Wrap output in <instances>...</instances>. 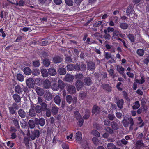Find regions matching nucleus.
<instances>
[{
	"mask_svg": "<svg viewBox=\"0 0 149 149\" xmlns=\"http://www.w3.org/2000/svg\"><path fill=\"white\" fill-rule=\"evenodd\" d=\"M52 111L54 115L56 114L58 112V109L57 107H53L52 109Z\"/></svg>",
	"mask_w": 149,
	"mask_h": 149,
	"instance_id": "49530a36",
	"label": "nucleus"
},
{
	"mask_svg": "<svg viewBox=\"0 0 149 149\" xmlns=\"http://www.w3.org/2000/svg\"><path fill=\"white\" fill-rule=\"evenodd\" d=\"M123 100H121L118 101L117 102L118 106L120 108H122L123 107Z\"/></svg>",
	"mask_w": 149,
	"mask_h": 149,
	"instance_id": "72a5a7b5",
	"label": "nucleus"
},
{
	"mask_svg": "<svg viewBox=\"0 0 149 149\" xmlns=\"http://www.w3.org/2000/svg\"><path fill=\"white\" fill-rule=\"evenodd\" d=\"M117 70L118 71L120 74L123 73L124 70V68L119 65L117 66Z\"/></svg>",
	"mask_w": 149,
	"mask_h": 149,
	"instance_id": "58836bf2",
	"label": "nucleus"
},
{
	"mask_svg": "<svg viewBox=\"0 0 149 149\" xmlns=\"http://www.w3.org/2000/svg\"><path fill=\"white\" fill-rule=\"evenodd\" d=\"M111 125L112 127L115 130H117L118 128V125L116 123L114 122L112 123Z\"/></svg>",
	"mask_w": 149,
	"mask_h": 149,
	"instance_id": "bf43d9fd",
	"label": "nucleus"
},
{
	"mask_svg": "<svg viewBox=\"0 0 149 149\" xmlns=\"http://www.w3.org/2000/svg\"><path fill=\"white\" fill-rule=\"evenodd\" d=\"M35 122L36 123H39L41 126H43L45 124V119L43 118H41L39 120L36 118L35 119Z\"/></svg>",
	"mask_w": 149,
	"mask_h": 149,
	"instance_id": "9d476101",
	"label": "nucleus"
},
{
	"mask_svg": "<svg viewBox=\"0 0 149 149\" xmlns=\"http://www.w3.org/2000/svg\"><path fill=\"white\" fill-rule=\"evenodd\" d=\"M15 144L14 143H11V141H8L7 143V145L8 146L10 147L11 148L13 147L14 145Z\"/></svg>",
	"mask_w": 149,
	"mask_h": 149,
	"instance_id": "4d7b16f0",
	"label": "nucleus"
},
{
	"mask_svg": "<svg viewBox=\"0 0 149 149\" xmlns=\"http://www.w3.org/2000/svg\"><path fill=\"white\" fill-rule=\"evenodd\" d=\"M13 98L15 101L17 103L20 101L21 98L20 96L17 94H15L13 95Z\"/></svg>",
	"mask_w": 149,
	"mask_h": 149,
	"instance_id": "a211bd4d",
	"label": "nucleus"
},
{
	"mask_svg": "<svg viewBox=\"0 0 149 149\" xmlns=\"http://www.w3.org/2000/svg\"><path fill=\"white\" fill-rule=\"evenodd\" d=\"M30 131H28L27 133V136L28 137L25 136L23 139V143H24L26 146H29V141L30 140L29 137L30 135Z\"/></svg>",
	"mask_w": 149,
	"mask_h": 149,
	"instance_id": "7ed1b4c3",
	"label": "nucleus"
},
{
	"mask_svg": "<svg viewBox=\"0 0 149 149\" xmlns=\"http://www.w3.org/2000/svg\"><path fill=\"white\" fill-rule=\"evenodd\" d=\"M137 54L140 56H143L144 54V51L143 49H139L137 51Z\"/></svg>",
	"mask_w": 149,
	"mask_h": 149,
	"instance_id": "4c0bfd02",
	"label": "nucleus"
},
{
	"mask_svg": "<svg viewBox=\"0 0 149 149\" xmlns=\"http://www.w3.org/2000/svg\"><path fill=\"white\" fill-rule=\"evenodd\" d=\"M42 109L41 107L40 106H36V110L38 113H40L41 112Z\"/></svg>",
	"mask_w": 149,
	"mask_h": 149,
	"instance_id": "3c124183",
	"label": "nucleus"
},
{
	"mask_svg": "<svg viewBox=\"0 0 149 149\" xmlns=\"http://www.w3.org/2000/svg\"><path fill=\"white\" fill-rule=\"evenodd\" d=\"M140 105L139 102L138 101H136L134 105L132 106L133 108L134 109H138Z\"/></svg>",
	"mask_w": 149,
	"mask_h": 149,
	"instance_id": "e433bc0d",
	"label": "nucleus"
},
{
	"mask_svg": "<svg viewBox=\"0 0 149 149\" xmlns=\"http://www.w3.org/2000/svg\"><path fill=\"white\" fill-rule=\"evenodd\" d=\"M123 124L125 127H128L130 124V125L129 127V129L130 130H131L132 129V127L134 124L133 119L131 117L127 118L125 116L124 117V119L123 120Z\"/></svg>",
	"mask_w": 149,
	"mask_h": 149,
	"instance_id": "f257e3e1",
	"label": "nucleus"
},
{
	"mask_svg": "<svg viewBox=\"0 0 149 149\" xmlns=\"http://www.w3.org/2000/svg\"><path fill=\"white\" fill-rule=\"evenodd\" d=\"M54 101L55 103L57 104H59L61 102V99L60 97L57 95L54 98Z\"/></svg>",
	"mask_w": 149,
	"mask_h": 149,
	"instance_id": "c85d7f7f",
	"label": "nucleus"
},
{
	"mask_svg": "<svg viewBox=\"0 0 149 149\" xmlns=\"http://www.w3.org/2000/svg\"><path fill=\"white\" fill-rule=\"evenodd\" d=\"M75 85L78 90L80 89L82 87L83 84V83L80 81H77Z\"/></svg>",
	"mask_w": 149,
	"mask_h": 149,
	"instance_id": "2eb2a0df",
	"label": "nucleus"
},
{
	"mask_svg": "<svg viewBox=\"0 0 149 149\" xmlns=\"http://www.w3.org/2000/svg\"><path fill=\"white\" fill-rule=\"evenodd\" d=\"M136 83H138L141 84L144 82L145 78L143 76L141 77V79L138 80L136 79L135 81Z\"/></svg>",
	"mask_w": 149,
	"mask_h": 149,
	"instance_id": "7c9ffc66",
	"label": "nucleus"
},
{
	"mask_svg": "<svg viewBox=\"0 0 149 149\" xmlns=\"http://www.w3.org/2000/svg\"><path fill=\"white\" fill-rule=\"evenodd\" d=\"M113 55H112L110 53L108 52H105V58L107 59H112L113 58Z\"/></svg>",
	"mask_w": 149,
	"mask_h": 149,
	"instance_id": "5701e85b",
	"label": "nucleus"
},
{
	"mask_svg": "<svg viewBox=\"0 0 149 149\" xmlns=\"http://www.w3.org/2000/svg\"><path fill=\"white\" fill-rule=\"evenodd\" d=\"M67 91L70 93H74L75 92V89L74 86H68Z\"/></svg>",
	"mask_w": 149,
	"mask_h": 149,
	"instance_id": "f3484780",
	"label": "nucleus"
},
{
	"mask_svg": "<svg viewBox=\"0 0 149 149\" xmlns=\"http://www.w3.org/2000/svg\"><path fill=\"white\" fill-rule=\"evenodd\" d=\"M100 112V108L97 106H94L93 107L92 109V113L96 115L98 113Z\"/></svg>",
	"mask_w": 149,
	"mask_h": 149,
	"instance_id": "f8f14e48",
	"label": "nucleus"
},
{
	"mask_svg": "<svg viewBox=\"0 0 149 149\" xmlns=\"http://www.w3.org/2000/svg\"><path fill=\"white\" fill-rule=\"evenodd\" d=\"M18 113L19 116L22 118H24L26 116L25 112L22 109L19 110Z\"/></svg>",
	"mask_w": 149,
	"mask_h": 149,
	"instance_id": "412c9836",
	"label": "nucleus"
},
{
	"mask_svg": "<svg viewBox=\"0 0 149 149\" xmlns=\"http://www.w3.org/2000/svg\"><path fill=\"white\" fill-rule=\"evenodd\" d=\"M9 109L10 112L11 114H13L15 113V111L13 107H10Z\"/></svg>",
	"mask_w": 149,
	"mask_h": 149,
	"instance_id": "052dcab7",
	"label": "nucleus"
},
{
	"mask_svg": "<svg viewBox=\"0 0 149 149\" xmlns=\"http://www.w3.org/2000/svg\"><path fill=\"white\" fill-rule=\"evenodd\" d=\"M41 105V108L43 111H45L47 109V105L45 103H42Z\"/></svg>",
	"mask_w": 149,
	"mask_h": 149,
	"instance_id": "de8ad7c7",
	"label": "nucleus"
},
{
	"mask_svg": "<svg viewBox=\"0 0 149 149\" xmlns=\"http://www.w3.org/2000/svg\"><path fill=\"white\" fill-rule=\"evenodd\" d=\"M58 72L61 75H64L66 73V70L64 68H60L58 70Z\"/></svg>",
	"mask_w": 149,
	"mask_h": 149,
	"instance_id": "393cba45",
	"label": "nucleus"
},
{
	"mask_svg": "<svg viewBox=\"0 0 149 149\" xmlns=\"http://www.w3.org/2000/svg\"><path fill=\"white\" fill-rule=\"evenodd\" d=\"M134 12L133 8L132 6L129 7L127 10V15L130 17L132 15H134Z\"/></svg>",
	"mask_w": 149,
	"mask_h": 149,
	"instance_id": "9b49d317",
	"label": "nucleus"
},
{
	"mask_svg": "<svg viewBox=\"0 0 149 149\" xmlns=\"http://www.w3.org/2000/svg\"><path fill=\"white\" fill-rule=\"evenodd\" d=\"M104 88L108 91H110L111 90L110 87L108 84H106L105 86H104Z\"/></svg>",
	"mask_w": 149,
	"mask_h": 149,
	"instance_id": "69168bd1",
	"label": "nucleus"
},
{
	"mask_svg": "<svg viewBox=\"0 0 149 149\" xmlns=\"http://www.w3.org/2000/svg\"><path fill=\"white\" fill-rule=\"evenodd\" d=\"M119 35V32L118 31H115L113 33V39H117Z\"/></svg>",
	"mask_w": 149,
	"mask_h": 149,
	"instance_id": "f704fd0d",
	"label": "nucleus"
},
{
	"mask_svg": "<svg viewBox=\"0 0 149 149\" xmlns=\"http://www.w3.org/2000/svg\"><path fill=\"white\" fill-rule=\"evenodd\" d=\"M91 133L93 134L94 135L97 137H100V135L98 131H92Z\"/></svg>",
	"mask_w": 149,
	"mask_h": 149,
	"instance_id": "09e8293b",
	"label": "nucleus"
},
{
	"mask_svg": "<svg viewBox=\"0 0 149 149\" xmlns=\"http://www.w3.org/2000/svg\"><path fill=\"white\" fill-rule=\"evenodd\" d=\"M83 77V75L81 74H77L76 75V78L77 79H81Z\"/></svg>",
	"mask_w": 149,
	"mask_h": 149,
	"instance_id": "13d9d810",
	"label": "nucleus"
},
{
	"mask_svg": "<svg viewBox=\"0 0 149 149\" xmlns=\"http://www.w3.org/2000/svg\"><path fill=\"white\" fill-rule=\"evenodd\" d=\"M114 117V115L113 114H109L108 115V118L111 120H113Z\"/></svg>",
	"mask_w": 149,
	"mask_h": 149,
	"instance_id": "0e129e2a",
	"label": "nucleus"
},
{
	"mask_svg": "<svg viewBox=\"0 0 149 149\" xmlns=\"http://www.w3.org/2000/svg\"><path fill=\"white\" fill-rule=\"evenodd\" d=\"M92 141L93 143L95 145H97L99 143V140L97 138L95 137L93 138Z\"/></svg>",
	"mask_w": 149,
	"mask_h": 149,
	"instance_id": "a18cd8bd",
	"label": "nucleus"
},
{
	"mask_svg": "<svg viewBox=\"0 0 149 149\" xmlns=\"http://www.w3.org/2000/svg\"><path fill=\"white\" fill-rule=\"evenodd\" d=\"M13 123L15 125L16 128H18L19 127V125L18 121L16 119L14 118H13L12 119Z\"/></svg>",
	"mask_w": 149,
	"mask_h": 149,
	"instance_id": "c756f323",
	"label": "nucleus"
},
{
	"mask_svg": "<svg viewBox=\"0 0 149 149\" xmlns=\"http://www.w3.org/2000/svg\"><path fill=\"white\" fill-rule=\"evenodd\" d=\"M76 140L80 141L82 139V134L81 132L78 131L76 134Z\"/></svg>",
	"mask_w": 149,
	"mask_h": 149,
	"instance_id": "6e6552de",
	"label": "nucleus"
},
{
	"mask_svg": "<svg viewBox=\"0 0 149 149\" xmlns=\"http://www.w3.org/2000/svg\"><path fill=\"white\" fill-rule=\"evenodd\" d=\"M102 21H100L97 22L93 24V26L95 27L100 26L102 23Z\"/></svg>",
	"mask_w": 149,
	"mask_h": 149,
	"instance_id": "6e6d98bb",
	"label": "nucleus"
},
{
	"mask_svg": "<svg viewBox=\"0 0 149 149\" xmlns=\"http://www.w3.org/2000/svg\"><path fill=\"white\" fill-rule=\"evenodd\" d=\"M24 4V2L23 1H19V3H17V2L16 3V5H19L20 6H23Z\"/></svg>",
	"mask_w": 149,
	"mask_h": 149,
	"instance_id": "338daca9",
	"label": "nucleus"
},
{
	"mask_svg": "<svg viewBox=\"0 0 149 149\" xmlns=\"http://www.w3.org/2000/svg\"><path fill=\"white\" fill-rule=\"evenodd\" d=\"M42 74L44 77H47L48 75V72L46 69H42L41 70Z\"/></svg>",
	"mask_w": 149,
	"mask_h": 149,
	"instance_id": "4be33fe9",
	"label": "nucleus"
},
{
	"mask_svg": "<svg viewBox=\"0 0 149 149\" xmlns=\"http://www.w3.org/2000/svg\"><path fill=\"white\" fill-rule=\"evenodd\" d=\"M36 91L37 94L40 96L42 95L44 93L43 89L39 87H37L36 89Z\"/></svg>",
	"mask_w": 149,
	"mask_h": 149,
	"instance_id": "ddd939ff",
	"label": "nucleus"
},
{
	"mask_svg": "<svg viewBox=\"0 0 149 149\" xmlns=\"http://www.w3.org/2000/svg\"><path fill=\"white\" fill-rule=\"evenodd\" d=\"M46 110L47 111L46 115L47 117H49L51 116V112L50 111V110L49 109H48Z\"/></svg>",
	"mask_w": 149,
	"mask_h": 149,
	"instance_id": "e2e57ef3",
	"label": "nucleus"
},
{
	"mask_svg": "<svg viewBox=\"0 0 149 149\" xmlns=\"http://www.w3.org/2000/svg\"><path fill=\"white\" fill-rule=\"evenodd\" d=\"M29 126L31 129L35 127L34 123L32 120H30L29 122Z\"/></svg>",
	"mask_w": 149,
	"mask_h": 149,
	"instance_id": "79ce46f5",
	"label": "nucleus"
},
{
	"mask_svg": "<svg viewBox=\"0 0 149 149\" xmlns=\"http://www.w3.org/2000/svg\"><path fill=\"white\" fill-rule=\"evenodd\" d=\"M33 65L35 67H38L40 65V63L38 61H36L33 62Z\"/></svg>",
	"mask_w": 149,
	"mask_h": 149,
	"instance_id": "5fc2aeb1",
	"label": "nucleus"
},
{
	"mask_svg": "<svg viewBox=\"0 0 149 149\" xmlns=\"http://www.w3.org/2000/svg\"><path fill=\"white\" fill-rule=\"evenodd\" d=\"M17 79L20 81L22 82L24 80V77L21 74H18L17 75Z\"/></svg>",
	"mask_w": 149,
	"mask_h": 149,
	"instance_id": "2f4dec72",
	"label": "nucleus"
},
{
	"mask_svg": "<svg viewBox=\"0 0 149 149\" xmlns=\"http://www.w3.org/2000/svg\"><path fill=\"white\" fill-rule=\"evenodd\" d=\"M24 74L26 75H30L32 72L31 70L28 67H26L24 68Z\"/></svg>",
	"mask_w": 149,
	"mask_h": 149,
	"instance_id": "6ab92c4d",
	"label": "nucleus"
},
{
	"mask_svg": "<svg viewBox=\"0 0 149 149\" xmlns=\"http://www.w3.org/2000/svg\"><path fill=\"white\" fill-rule=\"evenodd\" d=\"M49 74L51 76H53L55 75L56 74V72L54 68H50L48 70Z\"/></svg>",
	"mask_w": 149,
	"mask_h": 149,
	"instance_id": "dca6fc26",
	"label": "nucleus"
},
{
	"mask_svg": "<svg viewBox=\"0 0 149 149\" xmlns=\"http://www.w3.org/2000/svg\"><path fill=\"white\" fill-rule=\"evenodd\" d=\"M66 100L70 104L72 100V97L71 96L68 95L66 96Z\"/></svg>",
	"mask_w": 149,
	"mask_h": 149,
	"instance_id": "8fccbe9b",
	"label": "nucleus"
},
{
	"mask_svg": "<svg viewBox=\"0 0 149 149\" xmlns=\"http://www.w3.org/2000/svg\"><path fill=\"white\" fill-rule=\"evenodd\" d=\"M82 146L84 149H89L87 143H86L82 144Z\"/></svg>",
	"mask_w": 149,
	"mask_h": 149,
	"instance_id": "680f3d73",
	"label": "nucleus"
},
{
	"mask_svg": "<svg viewBox=\"0 0 149 149\" xmlns=\"http://www.w3.org/2000/svg\"><path fill=\"white\" fill-rule=\"evenodd\" d=\"M59 86V88H60L62 89L64 87V85L63 82L61 80H59L58 81V86Z\"/></svg>",
	"mask_w": 149,
	"mask_h": 149,
	"instance_id": "c03bdc74",
	"label": "nucleus"
},
{
	"mask_svg": "<svg viewBox=\"0 0 149 149\" xmlns=\"http://www.w3.org/2000/svg\"><path fill=\"white\" fill-rule=\"evenodd\" d=\"M84 81L85 84L87 86H89L91 84V81L89 78L85 79Z\"/></svg>",
	"mask_w": 149,
	"mask_h": 149,
	"instance_id": "bb28decb",
	"label": "nucleus"
},
{
	"mask_svg": "<svg viewBox=\"0 0 149 149\" xmlns=\"http://www.w3.org/2000/svg\"><path fill=\"white\" fill-rule=\"evenodd\" d=\"M51 88L54 91H57L59 89V86L56 84H52L51 86Z\"/></svg>",
	"mask_w": 149,
	"mask_h": 149,
	"instance_id": "37998d69",
	"label": "nucleus"
},
{
	"mask_svg": "<svg viewBox=\"0 0 149 149\" xmlns=\"http://www.w3.org/2000/svg\"><path fill=\"white\" fill-rule=\"evenodd\" d=\"M40 70L38 69H34L32 71V74L35 76H38L40 74Z\"/></svg>",
	"mask_w": 149,
	"mask_h": 149,
	"instance_id": "cd10ccee",
	"label": "nucleus"
},
{
	"mask_svg": "<svg viewBox=\"0 0 149 149\" xmlns=\"http://www.w3.org/2000/svg\"><path fill=\"white\" fill-rule=\"evenodd\" d=\"M67 70L69 71H71L75 69V70H79L80 69V67L78 65L75 66L74 68L73 65L72 64H70L67 66Z\"/></svg>",
	"mask_w": 149,
	"mask_h": 149,
	"instance_id": "39448f33",
	"label": "nucleus"
},
{
	"mask_svg": "<svg viewBox=\"0 0 149 149\" xmlns=\"http://www.w3.org/2000/svg\"><path fill=\"white\" fill-rule=\"evenodd\" d=\"M62 59L59 56H56L53 58V61L55 63H58L62 61Z\"/></svg>",
	"mask_w": 149,
	"mask_h": 149,
	"instance_id": "b1692460",
	"label": "nucleus"
},
{
	"mask_svg": "<svg viewBox=\"0 0 149 149\" xmlns=\"http://www.w3.org/2000/svg\"><path fill=\"white\" fill-rule=\"evenodd\" d=\"M127 37L131 42H134L135 38L133 34H129L127 35Z\"/></svg>",
	"mask_w": 149,
	"mask_h": 149,
	"instance_id": "473e14b6",
	"label": "nucleus"
},
{
	"mask_svg": "<svg viewBox=\"0 0 149 149\" xmlns=\"http://www.w3.org/2000/svg\"><path fill=\"white\" fill-rule=\"evenodd\" d=\"M138 119L139 121L138 123L139 125L141 124V125H139V126L140 127H141L144 125V123H142V120L141 118L140 117H139L138 118Z\"/></svg>",
	"mask_w": 149,
	"mask_h": 149,
	"instance_id": "864d4df0",
	"label": "nucleus"
},
{
	"mask_svg": "<svg viewBox=\"0 0 149 149\" xmlns=\"http://www.w3.org/2000/svg\"><path fill=\"white\" fill-rule=\"evenodd\" d=\"M43 63L45 66L48 67L50 64V62L48 59H46L43 61Z\"/></svg>",
	"mask_w": 149,
	"mask_h": 149,
	"instance_id": "a19ab883",
	"label": "nucleus"
},
{
	"mask_svg": "<svg viewBox=\"0 0 149 149\" xmlns=\"http://www.w3.org/2000/svg\"><path fill=\"white\" fill-rule=\"evenodd\" d=\"M74 113L75 117L76 119L79 120V125L80 126H81L83 123V120L81 118V116L78 111H76L74 112Z\"/></svg>",
	"mask_w": 149,
	"mask_h": 149,
	"instance_id": "f03ea898",
	"label": "nucleus"
},
{
	"mask_svg": "<svg viewBox=\"0 0 149 149\" xmlns=\"http://www.w3.org/2000/svg\"><path fill=\"white\" fill-rule=\"evenodd\" d=\"M128 24L125 23H122L120 24V28L123 29H127L128 28Z\"/></svg>",
	"mask_w": 149,
	"mask_h": 149,
	"instance_id": "c9c22d12",
	"label": "nucleus"
},
{
	"mask_svg": "<svg viewBox=\"0 0 149 149\" xmlns=\"http://www.w3.org/2000/svg\"><path fill=\"white\" fill-rule=\"evenodd\" d=\"M74 77L70 74H67L65 78L66 81L69 82L72 81Z\"/></svg>",
	"mask_w": 149,
	"mask_h": 149,
	"instance_id": "4468645a",
	"label": "nucleus"
},
{
	"mask_svg": "<svg viewBox=\"0 0 149 149\" xmlns=\"http://www.w3.org/2000/svg\"><path fill=\"white\" fill-rule=\"evenodd\" d=\"M15 92L18 93H21L22 91V89L19 85H17L15 87Z\"/></svg>",
	"mask_w": 149,
	"mask_h": 149,
	"instance_id": "aec40b11",
	"label": "nucleus"
},
{
	"mask_svg": "<svg viewBox=\"0 0 149 149\" xmlns=\"http://www.w3.org/2000/svg\"><path fill=\"white\" fill-rule=\"evenodd\" d=\"M114 144L111 143H109L107 144V147L108 149H111V148L113 146Z\"/></svg>",
	"mask_w": 149,
	"mask_h": 149,
	"instance_id": "774afa93",
	"label": "nucleus"
},
{
	"mask_svg": "<svg viewBox=\"0 0 149 149\" xmlns=\"http://www.w3.org/2000/svg\"><path fill=\"white\" fill-rule=\"evenodd\" d=\"M88 69L90 70L94 69L95 68V65L93 62L89 63H88Z\"/></svg>",
	"mask_w": 149,
	"mask_h": 149,
	"instance_id": "a878e982",
	"label": "nucleus"
},
{
	"mask_svg": "<svg viewBox=\"0 0 149 149\" xmlns=\"http://www.w3.org/2000/svg\"><path fill=\"white\" fill-rule=\"evenodd\" d=\"M144 145L143 141L142 140H138L135 144V147L137 149H139Z\"/></svg>",
	"mask_w": 149,
	"mask_h": 149,
	"instance_id": "1a4fd4ad",
	"label": "nucleus"
},
{
	"mask_svg": "<svg viewBox=\"0 0 149 149\" xmlns=\"http://www.w3.org/2000/svg\"><path fill=\"white\" fill-rule=\"evenodd\" d=\"M90 116V111L88 109H86V114L83 116V117L85 119H88Z\"/></svg>",
	"mask_w": 149,
	"mask_h": 149,
	"instance_id": "ea45409f",
	"label": "nucleus"
},
{
	"mask_svg": "<svg viewBox=\"0 0 149 149\" xmlns=\"http://www.w3.org/2000/svg\"><path fill=\"white\" fill-rule=\"evenodd\" d=\"M32 132L30 135V138L32 140H34L36 137H38L40 135L39 131H31Z\"/></svg>",
	"mask_w": 149,
	"mask_h": 149,
	"instance_id": "423d86ee",
	"label": "nucleus"
},
{
	"mask_svg": "<svg viewBox=\"0 0 149 149\" xmlns=\"http://www.w3.org/2000/svg\"><path fill=\"white\" fill-rule=\"evenodd\" d=\"M65 2L67 5L70 6H72L73 3L72 0H65Z\"/></svg>",
	"mask_w": 149,
	"mask_h": 149,
	"instance_id": "603ef678",
	"label": "nucleus"
},
{
	"mask_svg": "<svg viewBox=\"0 0 149 149\" xmlns=\"http://www.w3.org/2000/svg\"><path fill=\"white\" fill-rule=\"evenodd\" d=\"M51 81L49 79H46L44 82L43 86L45 88H49L51 86Z\"/></svg>",
	"mask_w": 149,
	"mask_h": 149,
	"instance_id": "0eeeda50",
	"label": "nucleus"
},
{
	"mask_svg": "<svg viewBox=\"0 0 149 149\" xmlns=\"http://www.w3.org/2000/svg\"><path fill=\"white\" fill-rule=\"evenodd\" d=\"M34 81L32 78H29L26 80V84L28 87L30 88H33L34 85Z\"/></svg>",
	"mask_w": 149,
	"mask_h": 149,
	"instance_id": "20e7f679",
	"label": "nucleus"
}]
</instances>
